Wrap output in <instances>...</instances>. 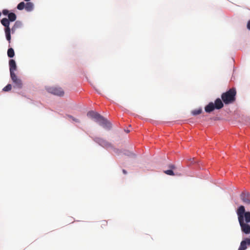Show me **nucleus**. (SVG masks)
Returning <instances> with one entry per match:
<instances>
[{
    "instance_id": "f257e3e1",
    "label": "nucleus",
    "mask_w": 250,
    "mask_h": 250,
    "mask_svg": "<svg viewBox=\"0 0 250 250\" xmlns=\"http://www.w3.org/2000/svg\"><path fill=\"white\" fill-rule=\"evenodd\" d=\"M237 214L241 231L243 233L248 234L250 233V212L245 211V207L240 206L237 209Z\"/></svg>"
},
{
    "instance_id": "f03ea898",
    "label": "nucleus",
    "mask_w": 250,
    "mask_h": 250,
    "mask_svg": "<svg viewBox=\"0 0 250 250\" xmlns=\"http://www.w3.org/2000/svg\"><path fill=\"white\" fill-rule=\"evenodd\" d=\"M8 19L6 18H3L0 22L1 24L4 26V32L7 40L9 43L11 42V36H10V22H13L16 21L17 19L16 15L13 12L9 13L8 15Z\"/></svg>"
},
{
    "instance_id": "7ed1b4c3",
    "label": "nucleus",
    "mask_w": 250,
    "mask_h": 250,
    "mask_svg": "<svg viewBox=\"0 0 250 250\" xmlns=\"http://www.w3.org/2000/svg\"><path fill=\"white\" fill-rule=\"evenodd\" d=\"M236 91L235 88H232L228 91L223 93L221 95V98L226 104L233 103L235 101Z\"/></svg>"
},
{
    "instance_id": "20e7f679",
    "label": "nucleus",
    "mask_w": 250,
    "mask_h": 250,
    "mask_svg": "<svg viewBox=\"0 0 250 250\" xmlns=\"http://www.w3.org/2000/svg\"><path fill=\"white\" fill-rule=\"evenodd\" d=\"M224 106L223 103L220 98H217L215 101L214 103L212 102L209 103L205 107V111L207 113H210L215 109H220Z\"/></svg>"
},
{
    "instance_id": "39448f33",
    "label": "nucleus",
    "mask_w": 250,
    "mask_h": 250,
    "mask_svg": "<svg viewBox=\"0 0 250 250\" xmlns=\"http://www.w3.org/2000/svg\"><path fill=\"white\" fill-rule=\"evenodd\" d=\"M48 92L55 95L62 96L64 95V91L60 87H51L47 88Z\"/></svg>"
},
{
    "instance_id": "423d86ee",
    "label": "nucleus",
    "mask_w": 250,
    "mask_h": 250,
    "mask_svg": "<svg viewBox=\"0 0 250 250\" xmlns=\"http://www.w3.org/2000/svg\"><path fill=\"white\" fill-rule=\"evenodd\" d=\"M99 125L105 129H110L111 128L110 123L106 119L101 116L100 119L97 122Z\"/></svg>"
},
{
    "instance_id": "0eeeda50",
    "label": "nucleus",
    "mask_w": 250,
    "mask_h": 250,
    "mask_svg": "<svg viewBox=\"0 0 250 250\" xmlns=\"http://www.w3.org/2000/svg\"><path fill=\"white\" fill-rule=\"evenodd\" d=\"M10 76L15 86L18 88H21L22 86V82L17 77L15 73L10 74Z\"/></svg>"
},
{
    "instance_id": "6e6552de",
    "label": "nucleus",
    "mask_w": 250,
    "mask_h": 250,
    "mask_svg": "<svg viewBox=\"0 0 250 250\" xmlns=\"http://www.w3.org/2000/svg\"><path fill=\"white\" fill-rule=\"evenodd\" d=\"M240 197L244 203L246 204L250 205V193L248 192H243Z\"/></svg>"
},
{
    "instance_id": "1a4fd4ad",
    "label": "nucleus",
    "mask_w": 250,
    "mask_h": 250,
    "mask_svg": "<svg viewBox=\"0 0 250 250\" xmlns=\"http://www.w3.org/2000/svg\"><path fill=\"white\" fill-rule=\"evenodd\" d=\"M248 245L250 246V238H246L241 241L238 250H246Z\"/></svg>"
},
{
    "instance_id": "9d476101",
    "label": "nucleus",
    "mask_w": 250,
    "mask_h": 250,
    "mask_svg": "<svg viewBox=\"0 0 250 250\" xmlns=\"http://www.w3.org/2000/svg\"><path fill=\"white\" fill-rule=\"evenodd\" d=\"M87 116L90 118L95 119L97 122L101 117V115L93 111H90L87 113Z\"/></svg>"
},
{
    "instance_id": "9b49d317",
    "label": "nucleus",
    "mask_w": 250,
    "mask_h": 250,
    "mask_svg": "<svg viewBox=\"0 0 250 250\" xmlns=\"http://www.w3.org/2000/svg\"><path fill=\"white\" fill-rule=\"evenodd\" d=\"M10 74L15 73L14 71L17 69L16 62L14 60H10L9 62Z\"/></svg>"
},
{
    "instance_id": "f8f14e48",
    "label": "nucleus",
    "mask_w": 250,
    "mask_h": 250,
    "mask_svg": "<svg viewBox=\"0 0 250 250\" xmlns=\"http://www.w3.org/2000/svg\"><path fill=\"white\" fill-rule=\"evenodd\" d=\"M96 141L103 147H108L111 146L110 143L101 138H97Z\"/></svg>"
},
{
    "instance_id": "ddd939ff",
    "label": "nucleus",
    "mask_w": 250,
    "mask_h": 250,
    "mask_svg": "<svg viewBox=\"0 0 250 250\" xmlns=\"http://www.w3.org/2000/svg\"><path fill=\"white\" fill-rule=\"evenodd\" d=\"M33 8H34V5H33V3H32L31 2L27 1V2L26 3H25V9L27 11H28V12L31 11L33 9Z\"/></svg>"
},
{
    "instance_id": "4468645a",
    "label": "nucleus",
    "mask_w": 250,
    "mask_h": 250,
    "mask_svg": "<svg viewBox=\"0 0 250 250\" xmlns=\"http://www.w3.org/2000/svg\"><path fill=\"white\" fill-rule=\"evenodd\" d=\"M7 55L9 58H13L15 55V52L13 48H10L7 51Z\"/></svg>"
},
{
    "instance_id": "2eb2a0df",
    "label": "nucleus",
    "mask_w": 250,
    "mask_h": 250,
    "mask_svg": "<svg viewBox=\"0 0 250 250\" xmlns=\"http://www.w3.org/2000/svg\"><path fill=\"white\" fill-rule=\"evenodd\" d=\"M202 112V109L201 108H199L198 109H196L191 111V113L193 115H197L201 114Z\"/></svg>"
},
{
    "instance_id": "dca6fc26",
    "label": "nucleus",
    "mask_w": 250,
    "mask_h": 250,
    "mask_svg": "<svg viewBox=\"0 0 250 250\" xmlns=\"http://www.w3.org/2000/svg\"><path fill=\"white\" fill-rule=\"evenodd\" d=\"M25 3L24 2H21L17 6V9L22 10L25 8Z\"/></svg>"
},
{
    "instance_id": "f3484780",
    "label": "nucleus",
    "mask_w": 250,
    "mask_h": 250,
    "mask_svg": "<svg viewBox=\"0 0 250 250\" xmlns=\"http://www.w3.org/2000/svg\"><path fill=\"white\" fill-rule=\"evenodd\" d=\"M12 88V85L11 84H8L6 86H5L2 90L3 91H5V92H7V91H10Z\"/></svg>"
},
{
    "instance_id": "a211bd4d",
    "label": "nucleus",
    "mask_w": 250,
    "mask_h": 250,
    "mask_svg": "<svg viewBox=\"0 0 250 250\" xmlns=\"http://www.w3.org/2000/svg\"><path fill=\"white\" fill-rule=\"evenodd\" d=\"M164 173L165 174H166L167 175H169L173 176V175H175L174 174V173L173 172V171L171 169L165 170V171H164Z\"/></svg>"
},
{
    "instance_id": "6ab92c4d",
    "label": "nucleus",
    "mask_w": 250,
    "mask_h": 250,
    "mask_svg": "<svg viewBox=\"0 0 250 250\" xmlns=\"http://www.w3.org/2000/svg\"><path fill=\"white\" fill-rule=\"evenodd\" d=\"M21 23L19 21H17L15 22V23L14 24V26L15 28H16V29L20 28L21 26Z\"/></svg>"
},
{
    "instance_id": "aec40b11",
    "label": "nucleus",
    "mask_w": 250,
    "mask_h": 250,
    "mask_svg": "<svg viewBox=\"0 0 250 250\" xmlns=\"http://www.w3.org/2000/svg\"><path fill=\"white\" fill-rule=\"evenodd\" d=\"M101 227L104 228L107 226V222L106 220H102L100 222Z\"/></svg>"
},
{
    "instance_id": "412c9836",
    "label": "nucleus",
    "mask_w": 250,
    "mask_h": 250,
    "mask_svg": "<svg viewBox=\"0 0 250 250\" xmlns=\"http://www.w3.org/2000/svg\"><path fill=\"white\" fill-rule=\"evenodd\" d=\"M67 116L68 118H71L73 121L77 123H80V121L78 119H76L71 115H68Z\"/></svg>"
},
{
    "instance_id": "4be33fe9",
    "label": "nucleus",
    "mask_w": 250,
    "mask_h": 250,
    "mask_svg": "<svg viewBox=\"0 0 250 250\" xmlns=\"http://www.w3.org/2000/svg\"><path fill=\"white\" fill-rule=\"evenodd\" d=\"M2 13L5 15H8V14H9V11L7 9H3L2 11Z\"/></svg>"
},
{
    "instance_id": "5701e85b",
    "label": "nucleus",
    "mask_w": 250,
    "mask_h": 250,
    "mask_svg": "<svg viewBox=\"0 0 250 250\" xmlns=\"http://www.w3.org/2000/svg\"><path fill=\"white\" fill-rule=\"evenodd\" d=\"M16 28H15V27L14 26H13V27H12L11 29H10V32H11L12 33H14L15 31L16 30Z\"/></svg>"
},
{
    "instance_id": "b1692460",
    "label": "nucleus",
    "mask_w": 250,
    "mask_h": 250,
    "mask_svg": "<svg viewBox=\"0 0 250 250\" xmlns=\"http://www.w3.org/2000/svg\"><path fill=\"white\" fill-rule=\"evenodd\" d=\"M247 28L250 30V20L248 21L247 25Z\"/></svg>"
},
{
    "instance_id": "393cba45",
    "label": "nucleus",
    "mask_w": 250,
    "mask_h": 250,
    "mask_svg": "<svg viewBox=\"0 0 250 250\" xmlns=\"http://www.w3.org/2000/svg\"><path fill=\"white\" fill-rule=\"evenodd\" d=\"M168 167L169 168H170L171 169H174L175 168V166L173 165H169Z\"/></svg>"
},
{
    "instance_id": "a878e982",
    "label": "nucleus",
    "mask_w": 250,
    "mask_h": 250,
    "mask_svg": "<svg viewBox=\"0 0 250 250\" xmlns=\"http://www.w3.org/2000/svg\"><path fill=\"white\" fill-rule=\"evenodd\" d=\"M123 172L124 174H126L127 173V171L125 169L123 170Z\"/></svg>"
},
{
    "instance_id": "bb28decb",
    "label": "nucleus",
    "mask_w": 250,
    "mask_h": 250,
    "mask_svg": "<svg viewBox=\"0 0 250 250\" xmlns=\"http://www.w3.org/2000/svg\"><path fill=\"white\" fill-rule=\"evenodd\" d=\"M125 131L126 133H129V132H130V130H128V129H127V130H125Z\"/></svg>"
},
{
    "instance_id": "cd10ccee",
    "label": "nucleus",
    "mask_w": 250,
    "mask_h": 250,
    "mask_svg": "<svg viewBox=\"0 0 250 250\" xmlns=\"http://www.w3.org/2000/svg\"><path fill=\"white\" fill-rule=\"evenodd\" d=\"M25 0V1H30V0Z\"/></svg>"
}]
</instances>
